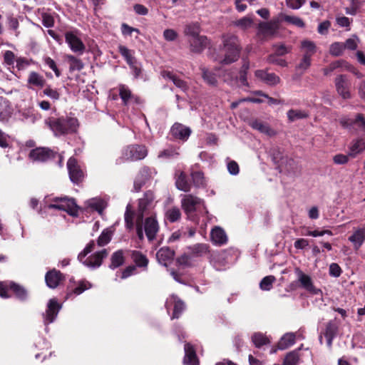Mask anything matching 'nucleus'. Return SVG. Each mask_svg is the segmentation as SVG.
<instances>
[{"label": "nucleus", "instance_id": "f257e3e1", "mask_svg": "<svg viewBox=\"0 0 365 365\" xmlns=\"http://www.w3.org/2000/svg\"><path fill=\"white\" fill-rule=\"evenodd\" d=\"M224 57L217 60L220 64L228 65L237 61L240 55L241 46L238 37L233 34H224L222 36Z\"/></svg>", "mask_w": 365, "mask_h": 365}, {"label": "nucleus", "instance_id": "f03ea898", "mask_svg": "<svg viewBox=\"0 0 365 365\" xmlns=\"http://www.w3.org/2000/svg\"><path fill=\"white\" fill-rule=\"evenodd\" d=\"M45 123L56 136L75 133L78 126L77 118L72 117H52L46 120Z\"/></svg>", "mask_w": 365, "mask_h": 365}, {"label": "nucleus", "instance_id": "7ed1b4c3", "mask_svg": "<svg viewBox=\"0 0 365 365\" xmlns=\"http://www.w3.org/2000/svg\"><path fill=\"white\" fill-rule=\"evenodd\" d=\"M95 242L91 240L78 256V260L82 264L93 269L99 267L101 265L103 259L107 257L108 255V250L106 249H103L101 251L96 252L89 257H86L95 249Z\"/></svg>", "mask_w": 365, "mask_h": 365}, {"label": "nucleus", "instance_id": "20e7f679", "mask_svg": "<svg viewBox=\"0 0 365 365\" xmlns=\"http://www.w3.org/2000/svg\"><path fill=\"white\" fill-rule=\"evenodd\" d=\"M148 155V150L145 145H130L125 147L121 151V156L117 159L116 163L120 164L128 161H137L144 159Z\"/></svg>", "mask_w": 365, "mask_h": 365}, {"label": "nucleus", "instance_id": "39448f33", "mask_svg": "<svg viewBox=\"0 0 365 365\" xmlns=\"http://www.w3.org/2000/svg\"><path fill=\"white\" fill-rule=\"evenodd\" d=\"M154 200L153 192L151 191H148L145 193L143 197L139 200L138 202V217L136 219V232L138 238L140 240H143V217L144 215V212L147 210L149 205L152 203Z\"/></svg>", "mask_w": 365, "mask_h": 365}, {"label": "nucleus", "instance_id": "423d86ee", "mask_svg": "<svg viewBox=\"0 0 365 365\" xmlns=\"http://www.w3.org/2000/svg\"><path fill=\"white\" fill-rule=\"evenodd\" d=\"M48 208L63 210L71 216H77L78 213V207L74 200L67 197L53 198Z\"/></svg>", "mask_w": 365, "mask_h": 365}, {"label": "nucleus", "instance_id": "0eeeda50", "mask_svg": "<svg viewBox=\"0 0 365 365\" xmlns=\"http://www.w3.org/2000/svg\"><path fill=\"white\" fill-rule=\"evenodd\" d=\"M295 273L301 287L308 293L312 295H321L322 294V290L314 286L310 276L304 274L299 268L295 269Z\"/></svg>", "mask_w": 365, "mask_h": 365}, {"label": "nucleus", "instance_id": "6e6552de", "mask_svg": "<svg viewBox=\"0 0 365 365\" xmlns=\"http://www.w3.org/2000/svg\"><path fill=\"white\" fill-rule=\"evenodd\" d=\"M278 29L276 21L261 22L258 25L257 36L262 41H265L273 37Z\"/></svg>", "mask_w": 365, "mask_h": 365}, {"label": "nucleus", "instance_id": "1a4fd4ad", "mask_svg": "<svg viewBox=\"0 0 365 365\" xmlns=\"http://www.w3.org/2000/svg\"><path fill=\"white\" fill-rule=\"evenodd\" d=\"M336 91L339 96L344 99H350L352 97L350 88V82L345 75H339L334 79Z\"/></svg>", "mask_w": 365, "mask_h": 365}, {"label": "nucleus", "instance_id": "9d476101", "mask_svg": "<svg viewBox=\"0 0 365 365\" xmlns=\"http://www.w3.org/2000/svg\"><path fill=\"white\" fill-rule=\"evenodd\" d=\"M203 203V200L192 195H182L181 196V206L187 215L195 212L197 206Z\"/></svg>", "mask_w": 365, "mask_h": 365}, {"label": "nucleus", "instance_id": "9b49d317", "mask_svg": "<svg viewBox=\"0 0 365 365\" xmlns=\"http://www.w3.org/2000/svg\"><path fill=\"white\" fill-rule=\"evenodd\" d=\"M67 168L70 179L73 182L78 183L83 180L84 173L76 158H70L68 159L67 162Z\"/></svg>", "mask_w": 365, "mask_h": 365}, {"label": "nucleus", "instance_id": "f8f14e48", "mask_svg": "<svg viewBox=\"0 0 365 365\" xmlns=\"http://www.w3.org/2000/svg\"><path fill=\"white\" fill-rule=\"evenodd\" d=\"M65 39L73 52L79 54H82L84 52L85 45L74 31L66 32L65 34Z\"/></svg>", "mask_w": 365, "mask_h": 365}, {"label": "nucleus", "instance_id": "ddd939ff", "mask_svg": "<svg viewBox=\"0 0 365 365\" xmlns=\"http://www.w3.org/2000/svg\"><path fill=\"white\" fill-rule=\"evenodd\" d=\"M56 155V153L48 148H37L30 152L29 157L34 161L44 162L55 158Z\"/></svg>", "mask_w": 365, "mask_h": 365}, {"label": "nucleus", "instance_id": "4468645a", "mask_svg": "<svg viewBox=\"0 0 365 365\" xmlns=\"http://www.w3.org/2000/svg\"><path fill=\"white\" fill-rule=\"evenodd\" d=\"M144 230L149 241L153 240L159 230V225L155 217H147L144 222Z\"/></svg>", "mask_w": 365, "mask_h": 365}, {"label": "nucleus", "instance_id": "2eb2a0df", "mask_svg": "<svg viewBox=\"0 0 365 365\" xmlns=\"http://www.w3.org/2000/svg\"><path fill=\"white\" fill-rule=\"evenodd\" d=\"M60 309L61 306L57 301L55 299H50L44 315V324L47 325L52 323L57 317Z\"/></svg>", "mask_w": 365, "mask_h": 365}, {"label": "nucleus", "instance_id": "dca6fc26", "mask_svg": "<svg viewBox=\"0 0 365 365\" xmlns=\"http://www.w3.org/2000/svg\"><path fill=\"white\" fill-rule=\"evenodd\" d=\"M14 108L9 101L4 98H0V122L7 123L11 118Z\"/></svg>", "mask_w": 365, "mask_h": 365}, {"label": "nucleus", "instance_id": "f3484780", "mask_svg": "<svg viewBox=\"0 0 365 365\" xmlns=\"http://www.w3.org/2000/svg\"><path fill=\"white\" fill-rule=\"evenodd\" d=\"M63 279L64 277L61 272L55 269L48 271L45 276L46 285L51 289L56 288Z\"/></svg>", "mask_w": 365, "mask_h": 365}, {"label": "nucleus", "instance_id": "a211bd4d", "mask_svg": "<svg viewBox=\"0 0 365 365\" xmlns=\"http://www.w3.org/2000/svg\"><path fill=\"white\" fill-rule=\"evenodd\" d=\"M255 76L258 79L269 86H275L280 82V78L278 76L274 73H268L265 70H257L255 72Z\"/></svg>", "mask_w": 365, "mask_h": 365}, {"label": "nucleus", "instance_id": "6ab92c4d", "mask_svg": "<svg viewBox=\"0 0 365 365\" xmlns=\"http://www.w3.org/2000/svg\"><path fill=\"white\" fill-rule=\"evenodd\" d=\"M171 134L175 138L187 140L191 134L190 128L178 123H175L171 128Z\"/></svg>", "mask_w": 365, "mask_h": 365}, {"label": "nucleus", "instance_id": "aec40b11", "mask_svg": "<svg viewBox=\"0 0 365 365\" xmlns=\"http://www.w3.org/2000/svg\"><path fill=\"white\" fill-rule=\"evenodd\" d=\"M174 256V250H171L168 247H161L156 253L158 262L165 267L172 262Z\"/></svg>", "mask_w": 365, "mask_h": 365}, {"label": "nucleus", "instance_id": "412c9836", "mask_svg": "<svg viewBox=\"0 0 365 365\" xmlns=\"http://www.w3.org/2000/svg\"><path fill=\"white\" fill-rule=\"evenodd\" d=\"M348 240L352 243L354 250H358L365 242V225L356 229Z\"/></svg>", "mask_w": 365, "mask_h": 365}, {"label": "nucleus", "instance_id": "4be33fe9", "mask_svg": "<svg viewBox=\"0 0 365 365\" xmlns=\"http://www.w3.org/2000/svg\"><path fill=\"white\" fill-rule=\"evenodd\" d=\"M27 83L29 89L42 88L46 84V79L38 73L31 71L29 74Z\"/></svg>", "mask_w": 365, "mask_h": 365}, {"label": "nucleus", "instance_id": "5701e85b", "mask_svg": "<svg viewBox=\"0 0 365 365\" xmlns=\"http://www.w3.org/2000/svg\"><path fill=\"white\" fill-rule=\"evenodd\" d=\"M174 304V310L172 319L179 318L181 312L185 309V304L182 301L179 299L177 296L171 295L166 301V307L169 309V306Z\"/></svg>", "mask_w": 365, "mask_h": 365}, {"label": "nucleus", "instance_id": "b1692460", "mask_svg": "<svg viewBox=\"0 0 365 365\" xmlns=\"http://www.w3.org/2000/svg\"><path fill=\"white\" fill-rule=\"evenodd\" d=\"M190 51L194 53L202 52L208 45L209 41L205 36H201L189 40Z\"/></svg>", "mask_w": 365, "mask_h": 365}, {"label": "nucleus", "instance_id": "393cba45", "mask_svg": "<svg viewBox=\"0 0 365 365\" xmlns=\"http://www.w3.org/2000/svg\"><path fill=\"white\" fill-rule=\"evenodd\" d=\"M210 237L212 242L217 245H223L227 242V236L221 227H215L211 230Z\"/></svg>", "mask_w": 365, "mask_h": 365}, {"label": "nucleus", "instance_id": "a878e982", "mask_svg": "<svg viewBox=\"0 0 365 365\" xmlns=\"http://www.w3.org/2000/svg\"><path fill=\"white\" fill-rule=\"evenodd\" d=\"M250 125L253 129L268 136H274L277 134V132L273 130L268 123L261 120H255L250 123Z\"/></svg>", "mask_w": 365, "mask_h": 365}, {"label": "nucleus", "instance_id": "bb28decb", "mask_svg": "<svg viewBox=\"0 0 365 365\" xmlns=\"http://www.w3.org/2000/svg\"><path fill=\"white\" fill-rule=\"evenodd\" d=\"M185 357L183 363L185 365H198V360L195 354V351L190 344H185Z\"/></svg>", "mask_w": 365, "mask_h": 365}, {"label": "nucleus", "instance_id": "cd10ccee", "mask_svg": "<svg viewBox=\"0 0 365 365\" xmlns=\"http://www.w3.org/2000/svg\"><path fill=\"white\" fill-rule=\"evenodd\" d=\"M338 326L334 322L330 321L327 324L324 334L327 339L328 347H331L332 341L336 336Z\"/></svg>", "mask_w": 365, "mask_h": 365}, {"label": "nucleus", "instance_id": "c85d7f7f", "mask_svg": "<svg viewBox=\"0 0 365 365\" xmlns=\"http://www.w3.org/2000/svg\"><path fill=\"white\" fill-rule=\"evenodd\" d=\"M86 205L88 207L97 211L100 214L103 212L107 206L106 202L101 198L90 199L86 202Z\"/></svg>", "mask_w": 365, "mask_h": 365}, {"label": "nucleus", "instance_id": "c756f323", "mask_svg": "<svg viewBox=\"0 0 365 365\" xmlns=\"http://www.w3.org/2000/svg\"><path fill=\"white\" fill-rule=\"evenodd\" d=\"M295 339L296 335L294 333L285 334L278 342V349L282 350L287 349L294 344Z\"/></svg>", "mask_w": 365, "mask_h": 365}, {"label": "nucleus", "instance_id": "7c9ffc66", "mask_svg": "<svg viewBox=\"0 0 365 365\" xmlns=\"http://www.w3.org/2000/svg\"><path fill=\"white\" fill-rule=\"evenodd\" d=\"M148 176L149 170L148 168H143L140 170L134 182V189L135 191L138 192L140 190L143 185H144L145 181L148 180Z\"/></svg>", "mask_w": 365, "mask_h": 365}, {"label": "nucleus", "instance_id": "2f4dec72", "mask_svg": "<svg viewBox=\"0 0 365 365\" xmlns=\"http://www.w3.org/2000/svg\"><path fill=\"white\" fill-rule=\"evenodd\" d=\"M208 245L206 244H196L188 247L190 254L192 257H201L208 252Z\"/></svg>", "mask_w": 365, "mask_h": 365}, {"label": "nucleus", "instance_id": "473e14b6", "mask_svg": "<svg viewBox=\"0 0 365 365\" xmlns=\"http://www.w3.org/2000/svg\"><path fill=\"white\" fill-rule=\"evenodd\" d=\"M176 187L178 190L183 192H189L191 188L190 184L187 180L185 174L180 172L175 181Z\"/></svg>", "mask_w": 365, "mask_h": 365}, {"label": "nucleus", "instance_id": "72a5a7b5", "mask_svg": "<svg viewBox=\"0 0 365 365\" xmlns=\"http://www.w3.org/2000/svg\"><path fill=\"white\" fill-rule=\"evenodd\" d=\"M232 24L240 29L245 31L252 26L253 19L249 16H244L238 20L233 21Z\"/></svg>", "mask_w": 365, "mask_h": 365}, {"label": "nucleus", "instance_id": "f704fd0d", "mask_svg": "<svg viewBox=\"0 0 365 365\" xmlns=\"http://www.w3.org/2000/svg\"><path fill=\"white\" fill-rule=\"evenodd\" d=\"M200 70L202 71V77L203 80L208 85L212 86H216L217 84L216 75L213 72L209 71L207 68L204 67L201 68Z\"/></svg>", "mask_w": 365, "mask_h": 365}, {"label": "nucleus", "instance_id": "c9c22d12", "mask_svg": "<svg viewBox=\"0 0 365 365\" xmlns=\"http://www.w3.org/2000/svg\"><path fill=\"white\" fill-rule=\"evenodd\" d=\"M110 268L115 269L120 265H122L124 262V256L123 250H120L115 252L110 257Z\"/></svg>", "mask_w": 365, "mask_h": 365}, {"label": "nucleus", "instance_id": "e433bc0d", "mask_svg": "<svg viewBox=\"0 0 365 365\" xmlns=\"http://www.w3.org/2000/svg\"><path fill=\"white\" fill-rule=\"evenodd\" d=\"M165 217L170 222H177L181 217L180 210L177 207H170L166 210Z\"/></svg>", "mask_w": 365, "mask_h": 365}, {"label": "nucleus", "instance_id": "4c0bfd02", "mask_svg": "<svg viewBox=\"0 0 365 365\" xmlns=\"http://www.w3.org/2000/svg\"><path fill=\"white\" fill-rule=\"evenodd\" d=\"M301 48L304 51L305 56L312 58V55L316 52V45L313 41L309 40L302 41L301 43Z\"/></svg>", "mask_w": 365, "mask_h": 365}, {"label": "nucleus", "instance_id": "58836bf2", "mask_svg": "<svg viewBox=\"0 0 365 365\" xmlns=\"http://www.w3.org/2000/svg\"><path fill=\"white\" fill-rule=\"evenodd\" d=\"M10 290H11L20 300H25L27 298L26 290L22 286L14 282H11L10 283Z\"/></svg>", "mask_w": 365, "mask_h": 365}, {"label": "nucleus", "instance_id": "ea45409f", "mask_svg": "<svg viewBox=\"0 0 365 365\" xmlns=\"http://www.w3.org/2000/svg\"><path fill=\"white\" fill-rule=\"evenodd\" d=\"M200 27L198 23H192L186 26L185 29V34L190 36V38H195L200 36Z\"/></svg>", "mask_w": 365, "mask_h": 365}, {"label": "nucleus", "instance_id": "a19ab883", "mask_svg": "<svg viewBox=\"0 0 365 365\" xmlns=\"http://www.w3.org/2000/svg\"><path fill=\"white\" fill-rule=\"evenodd\" d=\"M349 155L354 157L356 155L363 152L365 150V142L362 140H357L352 143L349 148Z\"/></svg>", "mask_w": 365, "mask_h": 365}, {"label": "nucleus", "instance_id": "79ce46f5", "mask_svg": "<svg viewBox=\"0 0 365 365\" xmlns=\"http://www.w3.org/2000/svg\"><path fill=\"white\" fill-rule=\"evenodd\" d=\"M287 115L289 120L291 122L308 117V114L305 111L301 110L290 109L287 111Z\"/></svg>", "mask_w": 365, "mask_h": 365}, {"label": "nucleus", "instance_id": "37998d69", "mask_svg": "<svg viewBox=\"0 0 365 365\" xmlns=\"http://www.w3.org/2000/svg\"><path fill=\"white\" fill-rule=\"evenodd\" d=\"M113 232L109 229L104 230L97 240V244L99 247H103L108 244L111 240Z\"/></svg>", "mask_w": 365, "mask_h": 365}, {"label": "nucleus", "instance_id": "c03bdc74", "mask_svg": "<svg viewBox=\"0 0 365 365\" xmlns=\"http://www.w3.org/2000/svg\"><path fill=\"white\" fill-rule=\"evenodd\" d=\"M346 65V61L344 60H339L334 61L331 63L329 66L327 68H324L323 69V73L325 76L329 75L331 72H333L334 70L339 68H344L345 69Z\"/></svg>", "mask_w": 365, "mask_h": 365}, {"label": "nucleus", "instance_id": "a18cd8bd", "mask_svg": "<svg viewBox=\"0 0 365 365\" xmlns=\"http://www.w3.org/2000/svg\"><path fill=\"white\" fill-rule=\"evenodd\" d=\"M252 341L256 347H261L269 343V339L262 333H255L252 336Z\"/></svg>", "mask_w": 365, "mask_h": 365}, {"label": "nucleus", "instance_id": "49530a36", "mask_svg": "<svg viewBox=\"0 0 365 365\" xmlns=\"http://www.w3.org/2000/svg\"><path fill=\"white\" fill-rule=\"evenodd\" d=\"M66 59L70 64V70L81 71L83 68V62L72 55H67Z\"/></svg>", "mask_w": 365, "mask_h": 365}, {"label": "nucleus", "instance_id": "de8ad7c7", "mask_svg": "<svg viewBox=\"0 0 365 365\" xmlns=\"http://www.w3.org/2000/svg\"><path fill=\"white\" fill-rule=\"evenodd\" d=\"M133 259L135 263L138 267H147L148 264V259L145 255H143L138 251H134L133 252Z\"/></svg>", "mask_w": 365, "mask_h": 365}, {"label": "nucleus", "instance_id": "09e8293b", "mask_svg": "<svg viewBox=\"0 0 365 365\" xmlns=\"http://www.w3.org/2000/svg\"><path fill=\"white\" fill-rule=\"evenodd\" d=\"M344 50V43L341 42H334L329 47V53L333 56H341Z\"/></svg>", "mask_w": 365, "mask_h": 365}, {"label": "nucleus", "instance_id": "8fccbe9b", "mask_svg": "<svg viewBox=\"0 0 365 365\" xmlns=\"http://www.w3.org/2000/svg\"><path fill=\"white\" fill-rule=\"evenodd\" d=\"M191 177L196 187H203L205 185V179L201 171L192 172Z\"/></svg>", "mask_w": 365, "mask_h": 365}, {"label": "nucleus", "instance_id": "3c124183", "mask_svg": "<svg viewBox=\"0 0 365 365\" xmlns=\"http://www.w3.org/2000/svg\"><path fill=\"white\" fill-rule=\"evenodd\" d=\"M118 51L120 54L125 58L127 63L130 66H133L135 63V59L133 57L130 51L124 46H119Z\"/></svg>", "mask_w": 365, "mask_h": 365}, {"label": "nucleus", "instance_id": "603ef678", "mask_svg": "<svg viewBox=\"0 0 365 365\" xmlns=\"http://www.w3.org/2000/svg\"><path fill=\"white\" fill-rule=\"evenodd\" d=\"M276 279L274 276L269 275L264 277L259 284V287L261 289L264 291H269L272 289L273 283L275 282Z\"/></svg>", "mask_w": 365, "mask_h": 365}, {"label": "nucleus", "instance_id": "864d4df0", "mask_svg": "<svg viewBox=\"0 0 365 365\" xmlns=\"http://www.w3.org/2000/svg\"><path fill=\"white\" fill-rule=\"evenodd\" d=\"M178 155L179 153L178 152V150L175 148L170 147L160 152L158 154V158L163 159H169L175 158Z\"/></svg>", "mask_w": 365, "mask_h": 365}, {"label": "nucleus", "instance_id": "5fc2aeb1", "mask_svg": "<svg viewBox=\"0 0 365 365\" xmlns=\"http://www.w3.org/2000/svg\"><path fill=\"white\" fill-rule=\"evenodd\" d=\"M359 43V38L357 36L353 35L351 38L346 40L344 43V49L354 51L357 48Z\"/></svg>", "mask_w": 365, "mask_h": 365}, {"label": "nucleus", "instance_id": "6e6d98bb", "mask_svg": "<svg viewBox=\"0 0 365 365\" xmlns=\"http://www.w3.org/2000/svg\"><path fill=\"white\" fill-rule=\"evenodd\" d=\"M119 95L125 104H126L132 97L130 90L125 85L119 86Z\"/></svg>", "mask_w": 365, "mask_h": 365}, {"label": "nucleus", "instance_id": "4d7b16f0", "mask_svg": "<svg viewBox=\"0 0 365 365\" xmlns=\"http://www.w3.org/2000/svg\"><path fill=\"white\" fill-rule=\"evenodd\" d=\"M125 222L128 229L132 230L133 228V213L130 210V205H128L126 207V211L125 212Z\"/></svg>", "mask_w": 365, "mask_h": 365}, {"label": "nucleus", "instance_id": "13d9d810", "mask_svg": "<svg viewBox=\"0 0 365 365\" xmlns=\"http://www.w3.org/2000/svg\"><path fill=\"white\" fill-rule=\"evenodd\" d=\"M43 93L53 101H57L60 98V93L58 91L57 89L52 88L50 86L44 88Z\"/></svg>", "mask_w": 365, "mask_h": 365}, {"label": "nucleus", "instance_id": "bf43d9fd", "mask_svg": "<svg viewBox=\"0 0 365 365\" xmlns=\"http://www.w3.org/2000/svg\"><path fill=\"white\" fill-rule=\"evenodd\" d=\"M273 48L274 50V55L276 56H284L288 53H289L292 50V47H287L284 44H275L273 45Z\"/></svg>", "mask_w": 365, "mask_h": 365}, {"label": "nucleus", "instance_id": "052dcab7", "mask_svg": "<svg viewBox=\"0 0 365 365\" xmlns=\"http://www.w3.org/2000/svg\"><path fill=\"white\" fill-rule=\"evenodd\" d=\"M352 20L349 19L348 17L344 16H338L336 17V24L339 27L342 28H346L347 31L350 30V24L351 23Z\"/></svg>", "mask_w": 365, "mask_h": 365}, {"label": "nucleus", "instance_id": "680f3d73", "mask_svg": "<svg viewBox=\"0 0 365 365\" xmlns=\"http://www.w3.org/2000/svg\"><path fill=\"white\" fill-rule=\"evenodd\" d=\"M299 357L297 353L290 352L287 354L283 365H297Z\"/></svg>", "mask_w": 365, "mask_h": 365}, {"label": "nucleus", "instance_id": "e2e57ef3", "mask_svg": "<svg viewBox=\"0 0 365 365\" xmlns=\"http://www.w3.org/2000/svg\"><path fill=\"white\" fill-rule=\"evenodd\" d=\"M311 65V58L303 56L299 63L296 66V69L302 72H304Z\"/></svg>", "mask_w": 365, "mask_h": 365}, {"label": "nucleus", "instance_id": "0e129e2a", "mask_svg": "<svg viewBox=\"0 0 365 365\" xmlns=\"http://www.w3.org/2000/svg\"><path fill=\"white\" fill-rule=\"evenodd\" d=\"M284 20L287 21V22H289L290 24H292L299 28H303L304 27L305 24L304 23V21H302V19L297 17V16H286L284 17Z\"/></svg>", "mask_w": 365, "mask_h": 365}, {"label": "nucleus", "instance_id": "69168bd1", "mask_svg": "<svg viewBox=\"0 0 365 365\" xmlns=\"http://www.w3.org/2000/svg\"><path fill=\"white\" fill-rule=\"evenodd\" d=\"M11 281L0 282V297L2 298H9L10 295L8 290L10 289Z\"/></svg>", "mask_w": 365, "mask_h": 365}, {"label": "nucleus", "instance_id": "338daca9", "mask_svg": "<svg viewBox=\"0 0 365 365\" xmlns=\"http://www.w3.org/2000/svg\"><path fill=\"white\" fill-rule=\"evenodd\" d=\"M349 155L337 154L333 157V162L336 165H345L349 162Z\"/></svg>", "mask_w": 365, "mask_h": 365}, {"label": "nucleus", "instance_id": "774afa93", "mask_svg": "<svg viewBox=\"0 0 365 365\" xmlns=\"http://www.w3.org/2000/svg\"><path fill=\"white\" fill-rule=\"evenodd\" d=\"M176 264L181 267L190 265V258L187 254H183L176 259Z\"/></svg>", "mask_w": 365, "mask_h": 365}]
</instances>
